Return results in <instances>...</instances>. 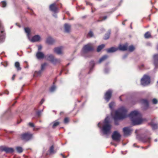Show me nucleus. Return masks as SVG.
<instances>
[{
  "instance_id": "obj_1",
  "label": "nucleus",
  "mask_w": 158,
  "mask_h": 158,
  "mask_svg": "<svg viewBox=\"0 0 158 158\" xmlns=\"http://www.w3.org/2000/svg\"><path fill=\"white\" fill-rule=\"evenodd\" d=\"M129 117L134 125L142 124L146 121V119L143 118L141 114L137 111H132L129 114Z\"/></svg>"
},
{
  "instance_id": "obj_2",
  "label": "nucleus",
  "mask_w": 158,
  "mask_h": 158,
  "mask_svg": "<svg viewBox=\"0 0 158 158\" xmlns=\"http://www.w3.org/2000/svg\"><path fill=\"white\" fill-rule=\"evenodd\" d=\"M127 111V110L124 107H122L115 111L113 118L116 125L118 124L117 120L123 119L126 117Z\"/></svg>"
},
{
  "instance_id": "obj_3",
  "label": "nucleus",
  "mask_w": 158,
  "mask_h": 158,
  "mask_svg": "<svg viewBox=\"0 0 158 158\" xmlns=\"http://www.w3.org/2000/svg\"><path fill=\"white\" fill-rule=\"evenodd\" d=\"M101 123H99L98 125V127L101 129V131L104 135L108 136L111 133V126L109 122V118L108 117H106L105 119L104 122H103V125L102 127H101L100 125Z\"/></svg>"
},
{
  "instance_id": "obj_4",
  "label": "nucleus",
  "mask_w": 158,
  "mask_h": 158,
  "mask_svg": "<svg viewBox=\"0 0 158 158\" xmlns=\"http://www.w3.org/2000/svg\"><path fill=\"white\" fill-rule=\"evenodd\" d=\"M93 50L94 48L92 44H89L84 46L82 50L81 54L83 56H85V54Z\"/></svg>"
},
{
  "instance_id": "obj_5",
  "label": "nucleus",
  "mask_w": 158,
  "mask_h": 158,
  "mask_svg": "<svg viewBox=\"0 0 158 158\" xmlns=\"http://www.w3.org/2000/svg\"><path fill=\"white\" fill-rule=\"evenodd\" d=\"M141 85L144 86L149 84L150 83V78L149 76L144 75L141 79Z\"/></svg>"
},
{
  "instance_id": "obj_6",
  "label": "nucleus",
  "mask_w": 158,
  "mask_h": 158,
  "mask_svg": "<svg viewBox=\"0 0 158 158\" xmlns=\"http://www.w3.org/2000/svg\"><path fill=\"white\" fill-rule=\"evenodd\" d=\"M22 139L26 141H28L31 139L32 138V135L29 132L22 134L21 135Z\"/></svg>"
},
{
  "instance_id": "obj_7",
  "label": "nucleus",
  "mask_w": 158,
  "mask_h": 158,
  "mask_svg": "<svg viewBox=\"0 0 158 158\" xmlns=\"http://www.w3.org/2000/svg\"><path fill=\"white\" fill-rule=\"evenodd\" d=\"M0 151L1 152L5 151L6 153H10L13 152L14 150L12 148H11L0 147Z\"/></svg>"
},
{
  "instance_id": "obj_8",
  "label": "nucleus",
  "mask_w": 158,
  "mask_h": 158,
  "mask_svg": "<svg viewBox=\"0 0 158 158\" xmlns=\"http://www.w3.org/2000/svg\"><path fill=\"white\" fill-rule=\"evenodd\" d=\"M49 9L51 11L54 13H57L58 12V7L55 3H54L50 5Z\"/></svg>"
},
{
  "instance_id": "obj_9",
  "label": "nucleus",
  "mask_w": 158,
  "mask_h": 158,
  "mask_svg": "<svg viewBox=\"0 0 158 158\" xmlns=\"http://www.w3.org/2000/svg\"><path fill=\"white\" fill-rule=\"evenodd\" d=\"M121 135L117 131L114 132L112 135V137L113 140L115 141H119L120 139Z\"/></svg>"
},
{
  "instance_id": "obj_10",
  "label": "nucleus",
  "mask_w": 158,
  "mask_h": 158,
  "mask_svg": "<svg viewBox=\"0 0 158 158\" xmlns=\"http://www.w3.org/2000/svg\"><path fill=\"white\" fill-rule=\"evenodd\" d=\"M132 129L130 127H125L123 129L124 135L125 136L130 135L131 133Z\"/></svg>"
},
{
  "instance_id": "obj_11",
  "label": "nucleus",
  "mask_w": 158,
  "mask_h": 158,
  "mask_svg": "<svg viewBox=\"0 0 158 158\" xmlns=\"http://www.w3.org/2000/svg\"><path fill=\"white\" fill-rule=\"evenodd\" d=\"M112 91L111 90H109L106 93L105 95V99L108 102L111 98Z\"/></svg>"
},
{
  "instance_id": "obj_12",
  "label": "nucleus",
  "mask_w": 158,
  "mask_h": 158,
  "mask_svg": "<svg viewBox=\"0 0 158 158\" xmlns=\"http://www.w3.org/2000/svg\"><path fill=\"white\" fill-rule=\"evenodd\" d=\"M139 140L144 143H149L151 141V138L147 136H142L139 138Z\"/></svg>"
},
{
  "instance_id": "obj_13",
  "label": "nucleus",
  "mask_w": 158,
  "mask_h": 158,
  "mask_svg": "<svg viewBox=\"0 0 158 158\" xmlns=\"http://www.w3.org/2000/svg\"><path fill=\"white\" fill-rule=\"evenodd\" d=\"M47 64L45 63L41 65V70L39 71H35V74H37V76L40 75L42 71H43L45 68L47 66Z\"/></svg>"
},
{
  "instance_id": "obj_14",
  "label": "nucleus",
  "mask_w": 158,
  "mask_h": 158,
  "mask_svg": "<svg viewBox=\"0 0 158 158\" xmlns=\"http://www.w3.org/2000/svg\"><path fill=\"white\" fill-rule=\"evenodd\" d=\"M62 48L63 47H62L56 48L54 49V52L57 54H61L62 53Z\"/></svg>"
},
{
  "instance_id": "obj_15",
  "label": "nucleus",
  "mask_w": 158,
  "mask_h": 158,
  "mask_svg": "<svg viewBox=\"0 0 158 158\" xmlns=\"http://www.w3.org/2000/svg\"><path fill=\"white\" fill-rule=\"evenodd\" d=\"M36 56L38 59H42L45 57L44 54L41 52L38 51L36 54Z\"/></svg>"
},
{
  "instance_id": "obj_16",
  "label": "nucleus",
  "mask_w": 158,
  "mask_h": 158,
  "mask_svg": "<svg viewBox=\"0 0 158 158\" xmlns=\"http://www.w3.org/2000/svg\"><path fill=\"white\" fill-rule=\"evenodd\" d=\"M64 26L65 32L67 33L69 32L70 31L71 25L67 23H65L64 24Z\"/></svg>"
},
{
  "instance_id": "obj_17",
  "label": "nucleus",
  "mask_w": 158,
  "mask_h": 158,
  "mask_svg": "<svg viewBox=\"0 0 158 158\" xmlns=\"http://www.w3.org/2000/svg\"><path fill=\"white\" fill-rule=\"evenodd\" d=\"M40 39V36L38 35L34 36L31 39H29L32 42L38 41H39Z\"/></svg>"
},
{
  "instance_id": "obj_18",
  "label": "nucleus",
  "mask_w": 158,
  "mask_h": 158,
  "mask_svg": "<svg viewBox=\"0 0 158 158\" xmlns=\"http://www.w3.org/2000/svg\"><path fill=\"white\" fill-rule=\"evenodd\" d=\"M127 45L125 44V45H120L118 46V49H119L120 50L125 51L127 49Z\"/></svg>"
},
{
  "instance_id": "obj_19",
  "label": "nucleus",
  "mask_w": 158,
  "mask_h": 158,
  "mask_svg": "<svg viewBox=\"0 0 158 158\" xmlns=\"http://www.w3.org/2000/svg\"><path fill=\"white\" fill-rule=\"evenodd\" d=\"M54 57L53 55L52 54L47 55L45 56V58H46V59L50 61L51 63L52 62Z\"/></svg>"
},
{
  "instance_id": "obj_20",
  "label": "nucleus",
  "mask_w": 158,
  "mask_h": 158,
  "mask_svg": "<svg viewBox=\"0 0 158 158\" xmlns=\"http://www.w3.org/2000/svg\"><path fill=\"white\" fill-rule=\"evenodd\" d=\"M55 41V40L51 37H48L46 40V42L49 44H52Z\"/></svg>"
},
{
  "instance_id": "obj_21",
  "label": "nucleus",
  "mask_w": 158,
  "mask_h": 158,
  "mask_svg": "<svg viewBox=\"0 0 158 158\" xmlns=\"http://www.w3.org/2000/svg\"><path fill=\"white\" fill-rule=\"evenodd\" d=\"M118 50V48L111 47L107 49V52L108 53H111L115 52Z\"/></svg>"
},
{
  "instance_id": "obj_22",
  "label": "nucleus",
  "mask_w": 158,
  "mask_h": 158,
  "mask_svg": "<svg viewBox=\"0 0 158 158\" xmlns=\"http://www.w3.org/2000/svg\"><path fill=\"white\" fill-rule=\"evenodd\" d=\"M140 103L145 106L148 107V101L146 99H142L140 101Z\"/></svg>"
},
{
  "instance_id": "obj_23",
  "label": "nucleus",
  "mask_w": 158,
  "mask_h": 158,
  "mask_svg": "<svg viewBox=\"0 0 158 158\" xmlns=\"http://www.w3.org/2000/svg\"><path fill=\"white\" fill-rule=\"evenodd\" d=\"M61 60L59 59H56L54 57L52 63L54 64L60 63L61 62Z\"/></svg>"
},
{
  "instance_id": "obj_24",
  "label": "nucleus",
  "mask_w": 158,
  "mask_h": 158,
  "mask_svg": "<svg viewBox=\"0 0 158 158\" xmlns=\"http://www.w3.org/2000/svg\"><path fill=\"white\" fill-rule=\"evenodd\" d=\"M24 30L26 33L27 34V37L29 39H30V37L29 36L30 33V30L29 28L28 27L24 28Z\"/></svg>"
},
{
  "instance_id": "obj_25",
  "label": "nucleus",
  "mask_w": 158,
  "mask_h": 158,
  "mask_svg": "<svg viewBox=\"0 0 158 158\" xmlns=\"http://www.w3.org/2000/svg\"><path fill=\"white\" fill-rule=\"evenodd\" d=\"M154 64L156 66H157L156 63L158 62V54L154 55Z\"/></svg>"
},
{
  "instance_id": "obj_26",
  "label": "nucleus",
  "mask_w": 158,
  "mask_h": 158,
  "mask_svg": "<svg viewBox=\"0 0 158 158\" xmlns=\"http://www.w3.org/2000/svg\"><path fill=\"white\" fill-rule=\"evenodd\" d=\"M108 56L106 55H105L102 56L99 60V63H101L102 61H104L105 60H106Z\"/></svg>"
},
{
  "instance_id": "obj_27",
  "label": "nucleus",
  "mask_w": 158,
  "mask_h": 158,
  "mask_svg": "<svg viewBox=\"0 0 158 158\" xmlns=\"http://www.w3.org/2000/svg\"><path fill=\"white\" fill-rule=\"evenodd\" d=\"M149 124L151 126L153 130L156 129L158 127V125L157 124H154L152 122L151 123Z\"/></svg>"
},
{
  "instance_id": "obj_28",
  "label": "nucleus",
  "mask_w": 158,
  "mask_h": 158,
  "mask_svg": "<svg viewBox=\"0 0 158 158\" xmlns=\"http://www.w3.org/2000/svg\"><path fill=\"white\" fill-rule=\"evenodd\" d=\"M15 66L18 70H21V68L20 67V64L19 62H16L15 63Z\"/></svg>"
},
{
  "instance_id": "obj_29",
  "label": "nucleus",
  "mask_w": 158,
  "mask_h": 158,
  "mask_svg": "<svg viewBox=\"0 0 158 158\" xmlns=\"http://www.w3.org/2000/svg\"><path fill=\"white\" fill-rule=\"evenodd\" d=\"M105 46V45L104 44H102L99 46L97 49L98 52H99Z\"/></svg>"
},
{
  "instance_id": "obj_30",
  "label": "nucleus",
  "mask_w": 158,
  "mask_h": 158,
  "mask_svg": "<svg viewBox=\"0 0 158 158\" xmlns=\"http://www.w3.org/2000/svg\"><path fill=\"white\" fill-rule=\"evenodd\" d=\"M110 30H109L108 31V33L106 34L104 37V39L105 40H107L109 38L110 36Z\"/></svg>"
},
{
  "instance_id": "obj_31",
  "label": "nucleus",
  "mask_w": 158,
  "mask_h": 158,
  "mask_svg": "<svg viewBox=\"0 0 158 158\" xmlns=\"http://www.w3.org/2000/svg\"><path fill=\"white\" fill-rule=\"evenodd\" d=\"M16 149L18 152L21 153L23 151L22 148L20 147H16Z\"/></svg>"
},
{
  "instance_id": "obj_32",
  "label": "nucleus",
  "mask_w": 158,
  "mask_h": 158,
  "mask_svg": "<svg viewBox=\"0 0 158 158\" xmlns=\"http://www.w3.org/2000/svg\"><path fill=\"white\" fill-rule=\"evenodd\" d=\"M151 36V34L149 32H147L144 34V37L145 38H148Z\"/></svg>"
},
{
  "instance_id": "obj_33",
  "label": "nucleus",
  "mask_w": 158,
  "mask_h": 158,
  "mask_svg": "<svg viewBox=\"0 0 158 158\" xmlns=\"http://www.w3.org/2000/svg\"><path fill=\"white\" fill-rule=\"evenodd\" d=\"M49 151L51 154H54L56 152L54 150V147L53 146L50 147Z\"/></svg>"
},
{
  "instance_id": "obj_34",
  "label": "nucleus",
  "mask_w": 158,
  "mask_h": 158,
  "mask_svg": "<svg viewBox=\"0 0 158 158\" xmlns=\"http://www.w3.org/2000/svg\"><path fill=\"white\" fill-rule=\"evenodd\" d=\"M135 49V47L133 45L130 46L128 48V50L129 51L132 52Z\"/></svg>"
},
{
  "instance_id": "obj_35",
  "label": "nucleus",
  "mask_w": 158,
  "mask_h": 158,
  "mask_svg": "<svg viewBox=\"0 0 158 158\" xmlns=\"http://www.w3.org/2000/svg\"><path fill=\"white\" fill-rule=\"evenodd\" d=\"M59 124V123L58 122H53V124L52 126L53 128H55Z\"/></svg>"
},
{
  "instance_id": "obj_36",
  "label": "nucleus",
  "mask_w": 158,
  "mask_h": 158,
  "mask_svg": "<svg viewBox=\"0 0 158 158\" xmlns=\"http://www.w3.org/2000/svg\"><path fill=\"white\" fill-rule=\"evenodd\" d=\"M6 3L5 1H2L1 3V6L2 7H4L6 5Z\"/></svg>"
},
{
  "instance_id": "obj_37",
  "label": "nucleus",
  "mask_w": 158,
  "mask_h": 158,
  "mask_svg": "<svg viewBox=\"0 0 158 158\" xmlns=\"http://www.w3.org/2000/svg\"><path fill=\"white\" fill-rule=\"evenodd\" d=\"M56 87L55 86H53L51 87L50 89V90L51 92H53L56 89Z\"/></svg>"
},
{
  "instance_id": "obj_38",
  "label": "nucleus",
  "mask_w": 158,
  "mask_h": 158,
  "mask_svg": "<svg viewBox=\"0 0 158 158\" xmlns=\"http://www.w3.org/2000/svg\"><path fill=\"white\" fill-rule=\"evenodd\" d=\"M93 36V33L91 31H90L87 35V36L89 37H92Z\"/></svg>"
},
{
  "instance_id": "obj_39",
  "label": "nucleus",
  "mask_w": 158,
  "mask_h": 158,
  "mask_svg": "<svg viewBox=\"0 0 158 158\" xmlns=\"http://www.w3.org/2000/svg\"><path fill=\"white\" fill-rule=\"evenodd\" d=\"M114 105V102H111L109 104V107L111 109H113V107Z\"/></svg>"
},
{
  "instance_id": "obj_40",
  "label": "nucleus",
  "mask_w": 158,
  "mask_h": 158,
  "mask_svg": "<svg viewBox=\"0 0 158 158\" xmlns=\"http://www.w3.org/2000/svg\"><path fill=\"white\" fill-rule=\"evenodd\" d=\"M3 38H4L3 31H1L0 32V39H2Z\"/></svg>"
},
{
  "instance_id": "obj_41",
  "label": "nucleus",
  "mask_w": 158,
  "mask_h": 158,
  "mask_svg": "<svg viewBox=\"0 0 158 158\" xmlns=\"http://www.w3.org/2000/svg\"><path fill=\"white\" fill-rule=\"evenodd\" d=\"M43 111V110H42L39 111L37 112V114L38 115V117L40 116Z\"/></svg>"
},
{
  "instance_id": "obj_42",
  "label": "nucleus",
  "mask_w": 158,
  "mask_h": 158,
  "mask_svg": "<svg viewBox=\"0 0 158 158\" xmlns=\"http://www.w3.org/2000/svg\"><path fill=\"white\" fill-rule=\"evenodd\" d=\"M152 103L154 104L157 103L158 101L157 100L156 98H154L152 100Z\"/></svg>"
},
{
  "instance_id": "obj_43",
  "label": "nucleus",
  "mask_w": 158,
  "mask_h": 158,
  "mask_svg": "<svg viewBox=\"0 0 158 158\" xmlns=\"http://www.w3.org/2000/svg\"><path fill=\"white\" fill-rule=\"evenodd\" d=\"M69 122V118H66L64 120V122L65 123H67Z\"/></svg>"
},
{
  "instance_id": "obj_44",
  "label": "nucleus",
  "mask_w": 158,
  "mask_h": 158,
  "mask_svg": "<svg viewBox=\"0 0 158 158\" xmlns=\"http://www.w3.org/2000/svg\"><path fill=\"white\" fill-rule=\"evenodd\" d=\"M29 125L31 127H34V124L31 123H28Z\"/></svg>"
},
{
  "instance_id": "obj_45",
  "label": "nucleus",
  "mask_w": 158,
  "mask_h": 158,
  "mask_svg": "<svg viewBox=\"0 0 158 158\" xmlns=\"http://www.w3.org/2000/svg\"><path fill=\"white\" fill-rule=\"evenodd\" d=\"M42 48V46L41 45L38 46V50L39 51H40L41 50Z\"/></svg>"
},
{
  "instance_id": "obj_46",
  "label": "nucleus",
  "mask_w": 158,
  "mask_h": 158,
  "mask_svg": "<svg viewBox=\"0 0 158 158\" xmlns=\"http://www.w3.org/2000/svg\"><path fill=\"white\" fill-rule=\"evenodd\" d=\"M90 65H91L92 66H94V61H91V62L90 63Z\"/></svg>"
},
{
  "instance_id": "obj_47",
  "label": "nucleus",
  "mask_w": 158,
  "mask_h": 158,
  "mask_svg": "<svg viewBox=\"0 0 158 158\" xmlns=\"http://www.w3.org/2000/svg\"><path fill=\"white\" fill-rule=\"evenodd\" d=\"M44 99H42L40 102V105L42 104L44 102Z\"/></svg>"
},
{
  "instance_id": "obj_48",
  "label": "nucleus",
  "mask_w": 158,
  "mask_h": 158,
  "mask_svg": "<svg viewBox=\"0 0 158 158\" xmlns=\"http://www.w3.org/2000/svg\"><path fill=\"white\" fill-rule=\"evenodd\" d=\"M109 71V70L107 69H105L104 70V72L106 73H107Z\"/></svg>"
},
{
  "instance_id": "obj_49",
  "label": "nucleus",
  "mask_w": 158,
  "mask_h": 158,
  "mask_svg": "<svg viewBox=\"0 0 158 158\" xmlns=\"http://www.w3.org/2000/svg\"><path fill=\"white\" fill-rule=\"evenodd\" d=\"M40 129V128L35 127L34 128V131L38 130H39Z\"/></svg>"
},
{
  "instance_id": "obj_50",
  "label": "nucleus",
  "mask_w": 158,
  "mask_h": 158,
  "mask_svg": "<svg viewBox=\"0 0 158 158\" xmlns=\"http://www.w3.org/2000/svg\"><path fill=\"white\" fill-rule=\"evenodd\" d=\"M107 18V17L106 16H104L102 17V20H105Z\"/></svg>"
},
{
  "instance_id": "obj_51",
  "label": "nucleus",
  "mask_w": 158,
  "mask_h": 158,
  "mask_svg": "<svg viewBox=\"0 0 158 158\" xmlns=\"http://www.w3.org/2000/svg\"><path fill=\"white\" fill-rule=\"evenodd\" d=\"M15 76V75H13V77H12V79L13 80H14Z\"/></svg>"
},
{
  "instance_id": "obj_52",
  "label": "nucleus",
  "mask_w": 158,
  "mask_h": 158,
  "mask_svg": "<svg viewBox=\"0 0 158 158\" xmlns=\"http://www.w3.org/2000/svg\"><path fill=\"white\" fill-rule=\"evenodd\" d=\"M86 4L87 5H92V4L89 2H86Z\"/></svg>"
},
{
  "instance_id": "obj_53",
  "label": "nucleus",
  "mask_w": 158,
  "mask_h": 158,
  "mask_svg": "<svg viewBox=\"0 0 158 158\" xmlns=\"http://www.w3.org/2000/svg\"><path fill=\"white\" fill-rule=\"evenodd\" d=\"M61 155L63 156V158H65L66 157L62 154H61Z\"/></svg>"
},
{
  "instance_id": "obj_54",
  "label": "nucleus",
  "mask_w": 158,
  "mask_h": 158,
  "mask_svg": "<svg viewBox=\"0 0 158 158\" xmlns=\"http://www.w3.org/2000/svg\"><path fill=\"white\" fill-rule=\"evenodd\" d=\"M127 56V55H125L123 57V58H125Z\"/></svg>"
},
{
  "instance_id": "obj_55",
  "label": "nucleus",
  "mask_w": 158,
  "mask_h": 158,
  "mask_svg": "<svg viewBox=\"0 0 158 158\" xmlns=\"http://www.w3.org/2000/svg\"><path fill=\"white\" fill-rule=\"evenodd\" d=\"M157 139H155L154 140V141H155V142H157Z\"/></svg>"
},
{
  "instance_id": "obj_56",
  "label": "nucleus",
  "mask_w": 158,
  "mask_h": 158,
  "mask_svg": "<svg viewBox=\"0 0 158 158\" xmlns=\"http://www.w3.org/2000/svg\"><path fill=\"white\" fill-rule=\"evenodd\" d=\"M122 24L123 25H125L124 22H123Z\"/></svg>"
},
{
  "instance_id": "obj_57",
  "label": "nucleus",
  "mask_w": 158,
  "mask_h": 158,
  "mask_svg": "<svg viewBox=\"0 0 158 158\" xmlns=\"http://www.w3.org/2000/svg\"><path fill=\"white\" fill-rule=\"evenodd\" d=\"M53 16H55V17H56V15H53Z\"/></svg>"
},
{
  "instance_id": "obj_58",
  "label": "nucleus",
  "mask_w": 158,
  "mask_h": 158,
  "mask_svg": "<svg viewBox=\"0 0 158 158\" xmlns=\"http://www.w3.org/2000/svg\"><path fill=\"white\" fill-rule=\"evenodd\" d=\"M131 25H132V23H131V28H132Z\"/></svg>"
},
{
  "instance_id": "obj_59",
  "label": "nucleus",
  "mask_w": 158,
  "mask_h": 158,
  "mask_svg": "<svg viewBox=\"0 0 158 158\" xmlns=\"http://www.w3.org/2000/svg\"><path fill=\"white\" fill-rule=\"evenodd\" d=\"M119 98H120V100L122 101V99L121 98V97H120Z\"/></svg>"
},
{
  "instance_id": "obj_60",
  "label": "nucleus",
  "mask_w": 158,
  "mask_h": 158,
  "mask_svg": "<svg viewBox=\"0 0 158 158\" xmlns=\"http://www.w3.org/2000/svg\"><path fill=\"white\" fill-rule=\"evenodd\" d=\"M157 49L158 50V44H157Z\"/></svg>"
},
{
  "instance_id": "obj_61",
  "label": "nucleus",
  "mask_w": 158,
  "mask_h": 158,
  "mask_svg": "<svg viewBox=\"0 0 158 158\" xmlns=\"http://www.w3.org/2000/svg\"><path fill=\"white\" fill-rule=\"evenodd\" d=\"M6 94H8V92H7V93H6Z\"/></svg>"
},
{
  "instance_id": "obj_62",
  "label": "nucleus",
  "mask_w": 158,
  "mask_h": 158,
  "mask_svg": "<svg viewBox=\"0 0 158 158\" xmlns=\"http://www.w3.org/2000/svg\"><path fill=\"white\" fill-rule=\"evenodd\" d=\"M92 12H93V9H92Z\"/></svg>"
},
{
  "instance_id": "obj_63",
  "label": "nucleus",
  "mask_w": 158,
  "mask_h": 158,
  "mask_svg": "<svg viewBox=\"0 0 158 158\" xmlns=\"http://www.w3.org/2000/svg\"><path fill=\"white\" fill-rule=\"evenodd\" d=\"M15 104V103H14L13 104V105H14V104Z\"/></svg>"
},
{
  "instance_id": "obj_64",
  "label": "nucleus",
  "mask_w": 158,
  "mask_h": 158,
  "mask_svg": "<svg viewBox=\"0 0 158 158\" xmlns=\"http://www.w3.org/2000/svg\"><path fill=\"white\" fill-rule=\"evenodd\" d=\"M67 13V14H68V15H69V13H68H68Z\"/></svg>"
}]
</instances>
